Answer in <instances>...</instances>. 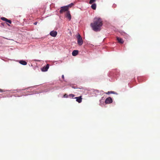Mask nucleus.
Returning <instances> with one entry per match:
<instances>
[{
    "label": "nucleus",
    "mask_w": 160,
    "mask_h": 160,
    "mask_svg": "<svg viewBox=\"0 0 160 160\" xmlns=\"http://www.w3.org/2000/svg\"><path fill=\"white\" fill-rule=\"evenodd\" d=\"M4 23H1V24H2V25L3 26H4Z\"/></svg>",
    "instance_id": "obj_28"
},
{
    "label": "nucleus",
    "mask_w": 160,
    "mask_h": 160,
    "mask_svg": "<svg viewBox=\"0 0 160 160\" xmlns=\"http://www.w3.org/2000/svg\"><path fill=\"white\" fill-rule=\"evenodd\" d=\"M91 7L92 8L93 10H95L96 8V4L95 3H94L92 4L91 6Z\"/></svg>",
    "instance_id": "obj_13"
},
{
    "label": "nucleus",
    "mask_w": 160,
    "mask_h": 160,
    "mask_svg": "<svg viewBox=\"0 0 160 160\" xmlns=\"http://www.w3.org/2000/svg\"><path fill=\"white\" fill-rule=\"evenodd\" d=\"M6 22L9 23L10 24H11L12 23L11 21L8 19H7V20Z\"/></svg>",
    "instance_id": "obj_19"
},
{
    "label": "nucleus",
    "mask_w": 160,
    "mask_h": 160,
    "mask_svg": "<svg viewBox=\"0 0 160 160\" xmlns=\"http://www.w3.org/2000/svg\"><path fill=\"white\" fill-rule=\"evenodd\" d=\"M1 20H2L3 21L6 22L7 20L8 19L6 18H5V17H2L1 18Z\"/></svg>",
    "instance_id": "obj_15"
},
{
    "label": "nucleus",
    "mask_w": 160,
    "mask_h": 160,
    "mask_svg": "<svg viewBox=\"0 0 160 160\" xmlns=\"http://www.w3.org/2000/svg\"><path fill=\"white\" fill-rule=\"evenodd\" d=\"M112 98L110 97L107 98L105 100V103L106 104H110L112 103Z\"/></svg>",
    "instance_id": "obj_6"
},
{
    "label": "nucleus",
    "mask_w": 160,
    "mask_h": 160,
    "mask_svg": "<svg viewBox=\"0 0 160 160\" xmlns=\"http://www.w3.org/2000/svg\"><path fill=\"white\" fill-rule=\"evenodd\" d=\"M102 25V21L101 18H94L93 23L91 24L92 29L95 31L98 32L101 30V27Z\"/></svg>",
    "instance_id": "obj_1"
},
{
    "label": "nucleus",
    "mask_w": 160,
    "mask_h": 160,
    "mask_svg": "<svg viewBox=\"0 0 160 160\" xmlns=\"http://www.w3.org/2000/svg\"><path fill=\"white\" fill-rule=\"evenodd\" d=\"M70 4H71V6H72V5H73V3H71Z\"/></svg>",
    "instance_id": "obj_25"
},
{
    "label": "nucleus",
    "mask_w": 160,
    "mask_h": 160,
    "mask_svg": "<svg viewBox=\"0 0 160 160\" xmlns=\"http://www.w3.org/2000/svg\"><path fill=\"white\" fill-rule=\"evenodd\" d=\"M67 6H68V9L69 7H71V4H70L69 5H67Z\"/></svg>",
    "instance_id": "obj_22"
},
{
    "label": "nucleus",
    "mask_w": 160,
    "mask_h": 160,
    "mask_svg": "<svg viewBox=\"0 0 160 160\" xmlns=\"http://www.w3.org/2000/svg\"><path fill=\"white\" fill-rule=\"evenodd\" d=\"M50 35L52 37H55L57 34V32L56 31L52 30L49 33Z\"/></svg>",
    "instance_id": "obj_7"
},
{
    "label": "nucleus",
    "mask_w": 160,
    "mask_h": 160,
    "mask_svg": "<svg viewBox=\"0 0 160 160\" xmlns=\"http://www.w3.org/2000/svg\"><path fill=\"white\" fill-rule=\"evenodd\" d=\"M78 53V50H74L72 53V55L73 56H76Z\"/></svg>",
    "instance_id": "obj_11"
},
{
    "label": "nucleus",
    "mask_w": 160,
    "mask_h": 160,
    "mask_svg": "<svg viewBox=\"0 0 160 160\" xmlns=\"http://www.w3.org/2000/svg\"><path fill=\"white\" fill-rule=\"evenodd\" d=\"M69 96L72 97V98H74L75 95L73 94H70L69 95Z\"/></svg>",
    "instance_id": "obj_17"
},
{
    "label": "nucleus",
    "mask_w": 160,
    "mask_h": 160,
    "mask_svg": "<svg viewBox=\"0 0 160 160\" xmlns=\"http://www.w3.org/2000/svg\"><path fill=\"white\" fill-rule=\"evenodd\" d=\"M124 33V34H126L125 33Z\"/></svg>",
    "instance_id": "obj_30"
},
{
    "label": "nucleus",
    "mask_w": 160,
    "mask_h": 160,
    "mask_svg": "<svg viewBox=\"0 0 160 160\" xmlns=\"http://www.w3.org/2000/svg\"><path fill=\"white\" fill-rule=\"evenodd\" d=\"M62 78L64 79V76L63 75H62Z\"/></svg>",
    "instance_id": "obj_24"
},
{
    "label": "nucleus",
    "mask_w": 160,
    "mask_h": 160,
    "mask_svg": "<svg viewBox=\"0 0 160 160\" xmlns=\"http://www.w3.org/2000/svg\"><path fill=\"white\" fill-rule=\"evenodd\" d=\"M103 97H102V99L100 100V102H101V101H102V100H103Z\"/></svg>",
    "instance_id": "obj_27"
},
{
    "label": "nucleus",
    "mask_w": 160,
    "mask_h": 160,
    "mask_svg": "<svg viewBox=\"0 0 160 160\" xmlns=\"http://www.w3.org/2000/svg\"><path fill=\"white\" fill-rule=\"evenodd\" d=\"M5 38L6 39H8L7 38Z\"/></svg>",
    "instance_id": "obj_29"
},
{
    "label": "nucleus",
    "mask_w": 160,
    "mask_h": 160,
    "mask_svg": "<svg viewBox=\"0 0 160 160\" xmlns=\"http://www.w3.org/2000/svg\"><path fill=\"white\" fill-rule=\"evenodd\" d=\"M26 89H28V88H27L25 89H14V90H5L4 89H0V92H4L6 91H16L17 92H21L22 91Z\"/></svg>",
    "instance_id": "obj_3"
},
{
    "label": "nucleus",
    "mask_w": 160,
    "mask_h": 160,
    "mask_svg": "<svg viewBox=\"0 0 160 160\" xmlns=\"http://www.w3.org/2000/svg\"><path fill=\"white\" fill-rule=\"evenodd\" d=\"M76 38L77 39V42L78 45L79 46L82 45L83 42V41L82 38L79 33L77 34Z\"/></svg>",
    "instance_id": "obj_2"
},
{
    "label": "nucleus",
    "mask_w": 160,
    "mask_h": 160,
    "mask_svg": "<svg viewBox=\"0 0 160 160\" xmlns=\"http://www.w3.org/2000/svg\"><path fill=\"white\" fill-rule=\"evenodd\" d=\"M49 67V65L47 64L46 66L43 67L41 68V70L42 72L47 71Z\"/></svg>",
    "instance_id": "obj_5"
},
{
    "label": "nucleus",
    "mask_w": 160,
    "mask_h": 160,
    "mask_svg": "<svg viewBox=\"0 0 160 160\" xmlns=\"http://www.w3.org/2000/svg\"><path fill=\"white\" fill-rule=\"evenodd\" d=\"M96 0H90L89 1V3L91 4L96 1Z\"/></svg>",
    "instance_id": "obj_18"
},
{
    "label": "nucleus",
    "mask_w": 160,
    "mask_h": 160,
    "mask_svg": "<svg viewBox=\"0 0 160 160\" xmlns=\"http://www.w3.org/2000/svg\"><path fill=\"white\" fill-rule=\"evenodd\" d=\"M92 92L95 94H96L97 93H98L99 92L98 90L93 89V90H92Z\"/></svg>",
    "instance_id": "obj_14"
},
{
    "label": "nucleus",
    "mask_w": 160,
    "mask_h": 160,
    "mask_svg": "<svg viewBox=\"0 0 160 160\" xmlns=\"http://www.w3.org/2000/svg\"><path fill=\"white\" fill-rule=\"evenodd\" d=\"M72 88H74V89H76V88H77L75 87V86H72Z\"/></svg>",
    "instance_id": "obj_21"
},
{
    "label": "nucleus",
    "mask_w": 160,
    "mask_h": 160,
    "mask_svg": "<svg viewBox=\"0 0 160 160\" xmlns=\"http://www.w3.org/2000/svg\"><path fill=\"white\" fill-rule=\"evenodd\" d=\"M66 17L68 18L69 20H71V16L70 15L69 11H68L67 12L66 14Z\"/></svg>",
    "instance_id": "obj_9"
},
{
    "label": "nucleus",
    "mask_w": 160,
    "mask_h": 160,
    "mask_svg": "<svg viewBox=\"0 0 160 160\" xmlns=\"http://www.w3.org/2000/svg\"><path fill=\"white\" fill-rule=\"evenodd\" d=\"M7 25H8V26H10V25L9 24H8V23H7Z\"/></svg>",
    "instance_id": "obj_26"
},
{
    "label": "nucleus",
    "mask_w": 160,
    "mask_h": 160,
    "mask_svg": "<svg viewBox=\"0 0 160 160\" xmlns=\"http://www.w3.org/2000/svg\"><path fill=\"white\" fill-rule=\"evenodd\" d=\"M69 96V95H67V94H65L64 96L63 97L65 98H68Z\"/></svg>",
    "instance_id": "obj_20"
},
{
    "label": "nucleus",
    "mask_w": 160,
    "mask_h": 160,
    "mask_svg": "<svg viewBox=\"0 0 160 160\" xmlns=\"http://www.w3.org/2000/svg\"><path fill=\"white\" fill-rule=\"evenodd\" d=\"M68 6H64L61 7V9L60 11V13H62L64 12L68 11Z\"/></svg>",
    "instance_id": "obj_4"
},
{
    "label": "nucleus",
    "mask_w": 160,
    "mask_h": 160,
    "mask_svg": "<svg viewBox=\"0 0 160 160\" xmlns=\"http://www.w3.org/2000/svg\"><path fill=\"white\" fill-rule=\"evenodd\" d=\"M74 98L76 99V101L79 103H81L82 101V98L81 96L75 97Z\"/></svg>",
    "instance_id": "obj_8"
},
{
    "label": "nucleus",
    "mask_w": 160,
    "mask_h": 160,
    "mask_svg": "<svg viewBox=\"0 0 160 160\" xmlns=\"http://www.w3.org/2000/svg\"><path fill=\"white\" fill-rule=\"evenodd\" d=\"M117 39L118 41L121 44L123 43L124 41L123 39L121 38H120L118 37H117Z\"/></svg>",
    "instance_id": "obj_12"
},
{
    "label": "nucleus",
    "mask_w": 160,
    "mask_h": 160,
    "mask_svg": "<svg viewBox=\"0 0 160 160\" xmlns=\"http://www.w3.org/2000/svg\"><path fill=\"white\" fill-rule=\"evenodd\" d=\"M37 23L38 22H34V23H33V24L35 25H36L37 24Z\"/></svg>",
    "instance_id": "obj_23"
},
{
    "label": "nucleus",
    "mask_w": 160,
    "mask_h": 160,
    "mask_svg": "<svg viewBox=\"0 0 160 160\" xmlns=\"http://www.w3.org/2000/svg\"><path fill=\"white\" fill-rule=\"evenodd\" d=\"M19 62L20 64L23 65H26L27 64V62L26 61L23 60H20L19 61Z\"/></svg>",
    "instance_id": "obj_10"
},
{
    "label": "nucleus",
    "mask_w": 160,
    "mask_h": 160,
    "mask_svg": "<svg viewBox=\"0 0 160 160\" xmlns=\"http://www.w3.org/2000/svg\"><path fill=\"white\" fill-rule=\"evenodd\" d=\"M110 93L114 94V91H109L107 92L106 93V94H108Z\"/></svg>",
    "instance_id": "obj_16"
}]
</instances>
